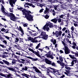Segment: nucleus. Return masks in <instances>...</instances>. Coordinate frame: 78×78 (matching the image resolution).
<instances>
[{
  "label": "nucleus",
  "instance_id": "52",
  "mask_svg": "<svg viewBox=\"0 0 78 78\" xmlns=\"http://www.w3.org/2000/svg\"><path fill=\"white\" fill-rule=\"evenodd\" d=\"M38 75L40 76H41V75H42V73L40 71L38 74Z\"/></svg>",
  "mask_w": 78,
  "mask_h": 78
},
{
  "label": "nucleus",
  "instance_id": "48",
  "mask_svg": "<svg viewBox=\"0 0 78 78\" xmlns=\"http://www.w3.org/2000/svg\"><path fill=\"white\" fill-rule=\"evenodd\" d=\"M11 34H12V37H14V36H15V37H17V36L16 35L13 34H12L11 33Z\"/></svg>",
  "mask_w": 78,
  "mask_h": 78
},
{
  "label": "nucleus",
  "instance_id": "47",
  "mask_svg": "<svg viewBox=\"0 0 78 78\" xmlns=\"http://www.w3.org/2000/svg\"><path fill=\"white\" fill-rule=\"evenodd\" d=\"M25 58H28L29 59H31L32 60V59L33 58L31 57H28L26 55L25 56Z\"/></svg>",
  "mask_w": 78,
  "mask_h": 78
},
{
  "label": "nucleus",
  "instance_id": "1",
  "mask_svg": "<svg viewBox=\"0 0 78 78\" xmlns=\"http://www.w3.org/2000/svg\"><path fill=\"white\" fill-rule=\"evenodd\" d=\"M24 10H22V12H23V15H25V16H24V18L26 17L27 20H28V21H32L33 20V16H31V15L30 14H31V12L30 11H28L27 10L25 9H23Z\"/></svg>",
  "mask_w": 78,
  "mask_h": 78
},
{
  "label": "nucleus",
  "instance_id": "23",
  "mask_svg": "<svg viewBox=\"0 0 78 78\" xmlns=\"http://www.w3.org/2000/svg\"><path fill=\"white\" fill-rule=\"evenodd\" d=\"M65 53L66 54H69L70 53V51L69 50V49L65 50Z\"/></svg>",
  "mask_w": 78,
  "mask_h": 78
},
{
  "label": "nucleus",
  "instance_id": "22",
  "mask_svg": "<svg viewBox=\"0 0 78 78\" xmlns=\"http://www.w3.org/2000/svg\"><path fill=\"white\" fill-rule=\"evenodd\" d=\"M60 66H62V69H63L64 67L65 64L64 63L62 62L60 64Z\"/></svg>",
  "mask_w": 78,
  "mask_h": 78
},
{
  "label": "nucleus",
  "instance_id": "31",
  "mask_svg": "<svg viewBox=\"0 0 78 78\" xmlns=\"http://www.w3.org/2000/svg\"><path fill=\"white\" fill-rule=\"evenodd\" d=\"M59 59L60 60V61H61V62H62L63 61V58H62V57L61 56H59Z\"/></svg>",
  "mask_w": 78,
  "mask_h": 78
},
{
  "label": "nucleus",
  "instance_id": "2",
  "mask_svg": "<svg viewBox=\"0 0 78 78\" xmlns=\"http://www.w3.org/2000/svg\"><path fill=\"white\" fill-rule=\"evenodd\" d=\"M6 16H8V17H10V19L12 20H13V21H14V20L16 19V18L15 17V15L12 13H10V14L9 13H6L5 14Z\"/></svg>",
  "mask_w": 78,
  "mask_h": 78
},
{
  "label": "nucleus",
  "instance_id": "38",
  "mask_svg": "<svg viewBox=\"0 0 78 78\" xmlns=\"http://www.w3.org/2000/svg\"><path fill=\"white\" fill-rule=\"evenodd\" d=\"M64 16V14L62 15H61L60 16H59V17L61 19H63V17Z\"/></svg>",
  "mask_w": 78,
  "mask_h": 78
},
{
  "label": "nucleus",
  "instance_id": "36",
  "mask_svg": "<svg viewBox=\"0 0 78 78\" xmlns=\"http://www.w3.org/2000/svg\"><path fill=\"white\" fill-rule=\"evenodd\" d=\"M12 76V75L11 74H9L7 75V78H10Z\"/></svg>",
  "mask_w": 78,
  "mask_h": 78
},
{
  "label": "nucleus",
  "instance_id": "40",
  "mask_svg": "<svg viewBox=\"0 0 78 78\" xmlns=\"http://www.w3.org/2000/svg\"><path fill=\"white\" fill-rule=\"evenodd\" d=\"M28 50H29V51H31L32 52H34V51L31 48H29Z\"/></svg>",
  "mask_w": 78,
  "mask_h": 78
},
{
  "label": "nucleus",
  "instance_id": "25",
  "mask_svg": "<svg viewBox=\"0 0 78 78\" xmlns=\"http://www.w3.org/2000/svg\"><path fill=\"white\" fill-rule=\"evenodd\" d=\"M48 12H49L48 9L47 8V9H46V10L44 11V14H47V13Z\"/></svg>",
  "mask_w": 78,
  "mask_h": 78
},
{
  "label": "nucleus",
  "instance_id": "56",
  "mask_svg": "<svg viewBox=\"0 0 78 78\" xmlns=\"http://www.w3.org/2000/svg\"><path fill=\"white\" fill-rule=\"evenodd\" d=\"M49 24L50 23H46V24H45V25H46V26L47 27H48V26L49 27Z\"/></svg>",
  "mask_w": 78,
  "mask_h": 78
},
{
  "label": "nucleus",
  "instance_id": "53",
  "mask_svg": "<svg viewBox=\"0 0 78 78\" xmlns=\"http://www.w3.org/2000/svg\"><path fill=\"white\" fill-rule=\"evenodd\" d=\"M58 2L57 0H53L52 1V3H56Z\"/></svg>",
  "mask_w": 78,
  "mask_h": 78
},
{
  "label": "nucleus",
  "instance_id": "37",
  "mask_svg": "<svg viewBox=\"0 0 78 78\" xmlns=\"http://www.w3.org/2000/svg\"><path fill=\"white\" fill-rule=\"evenodd\" d=\"M0 46H1V47H2V48H5L6 47L4 45L1 44H0Z\"/></svg>",
  "mask_w": 78,
  "mask_h": 78
},
{
  "label": "nucleus",
  "instance_id": "49",
  "mask_svg": "<svg viewBox=\"0 0 78 78\" xmlns=\"http://www.w3.org/2000/svg\"><path fill=\"white\" fill-rule=\"evenodd\" d=\"M58 7V6L57 5H54V8L55 10H57V8Z\"/></svg>",
  "mask_w": 78,
  "mask_h": 78
},
{
  "label": "nucleus",
  "instance_id": "50",
  "mask_svg": "<svg viewBox=\"0 0 78 78\" xmlns=\"http://www.w3.org/2000/svg\"><path fill=\"white\" fill-rule=\"evenodd\" d=\"M12 64H16V61H15V60H13L12 62Z\"/></svg>",
  "mask_w": 78,
  "mask_h": 78
},
{
  "label": "nucleus",
  "instance_id": "28",
  "mask_svg": "<svg viewBox=\"0 0 78 78\" xmlns=\"http://www.w3.org/2000/svg\"><path fill=\"white\" fill-rule=\"evenodd\" d=\"M49 27V28H53V23H50Z\"/></svg>",
  "mask_w": 78,
  "mask_h": 78
},
{
  "label": "nucleus",
  "instance_id": "15",
  "mask_svg": "<svg viewBox=\"0 0 78 78\" xmlns=\"http://www.w3.org/2000/svg\"><path fill=\"white\" fill-rule=\"evenodd\" d=\"M4 37H5L7 39H8V40H9V41H10V42H11V41H12V38L11 37H10L11 39H10V37H8L7 36H6L5 35H3Z\"/></svg>",
  "mask_w": 78,
  "mask_h": 78
},
{
  "label": "nucleus",
  "instance_id": "29",
  "mask_svg": "<svg viewBox=\"0 0 78 78\" xmlns=\"http://www.w3.org/2000/svg\"><path fill=\"white\" fill-rule=\"evenodd\" d=\"M13 57L15 58H17V59H19V57L17 56V55H15L14 54H13Z\"/></svg>",
  "mask_w": 78,
  "mask_h": 78
},
{
  "label": "nucleus",
  "instance_id": "20",
  "mask_svg": "<svg viewBox=\"0 0 78 78\" xmlns=\"http://www.w3.org/2000/svg\"><path fill=\"white\" fill-rule=\"evenodd\" d=\"M45 34H46V32L42 31V32H41L40 35L41 36V37H42Z\"/></svg>",
  "mask_w": 78,
  "mask_h": 78
},
{
  "label": "nucleus",
  "instance_id": "43",
  "mask_svg": "<svg viewBox=\"0 0 78 78\" xmlns=\"http://www.w3.org/2000/svg\"><path fill=\"white\" fill-rule=\"evenodd\" d=\"M53 42V45H55L56 44V39H54Z\"/></svg>",
  "mask_w": 78,
  "mask_h": 78
},
{
  "label": "nucleus",
  "instance_id": "19",
  "mask_svg": "<svg viewBox=\"0 0 78 78\" xmlns=\"http://www.w3.org/2000/svg\"><path fill=\"white\" fill-rule=\"evenodd\" d=\"M51 67H48V68H47L46 70H47V72H51V73L52 72L51 71L52 69H51Z\"/></svg>",
  "mask_w": 78,
  "mask_h": 78
},
{
  "label": "nucleus",
  "instance_id": "61",
  "mask_svg": "<svg viewBox=\"0 0 78 78\" xmlns=\"http://www.w3.org/2000/svg\"><path fill=\"white\" fill-rule=\"evenodd\" d=\"M23 27H27L28 26L27 25V24L25 23L23 24Z\"/></svg>",
  "mask_w": 78,
  "mask_h": 78
},
{
  "label": "nucleus",
  "instance_id": "16",
  "mask_svg": "<svg viewBox=\"0 0 78 78\" xmlns=\"http://www.w3.org/2000/svg\"><path fill=\"white\" fill-rule=\"evenodd\" d=\"M6 68L9 70H11V71H12V72H14V71H16V70L14 69L12 67H7L6 66H5Z\"/></svg>",
  "mask_w": 78,
  "mask_h": 78
},
{
  "label": "nucleus",
  "instance_id": "3",
  "mask_svg": "<svg viewBox=\"0 0 78 78\" xmlns=\"http://www.w3.org/2000/svg\"><path fill=\"white\" fill-rule=\"evenodd\" d=\"M58 23H61V18H59L58 19H56V18H54L53 19L51 20V22H55V23L58 22Z\"/></svg>",
  "mask_w": 78,
  "mask_h": 78
},
{
  "label": "nucleus",
  "instance_id": "33",
  "mask_svg": "<svg viewBox=\"0 0 78 78\" xmlns=\"http://www.w3.org/2000/svg\"><path fill=\"white\" fill-rule=\"evenodd\" d=\"M41 45V43H39L36 46L35 49H38L39 48V47H40Z\"/></svg>",
  "mask_w": 78,
  "mask_h": 78
},
{
  "label": "nucleus",
  "instance_id": "34",
  "mask_svg": "<svg viewBox=\"0 0 78 78\" xmlns=\"http://www.w3.org/2000/svg\"><path fill=\"white\" fill-rule=\"evenodd\" d=\"M67 18L68 19H70V15L68 13L67 14Z\"/></svg>",
  "mask_w": 78,
  "mask_h": 78
},
{
  "label": "nucleus",
  "instance_id": "45",
  "mask_svg": "<svg viewBox=\"0 0 78 78\" xmlns=\"http://www.w3.org/2000/svg\"><path fill=\"white\" fill-rule=\"evenodd\" d=\"M47 28V26H46V25H45L44 27L43 28V30H46V28Z\"/></svg>",
  "mask_w": 78,
  "mask_h": 78
},
{
  "label": "nucleus",
  "instance_id": "24",
  "mask_svg": "<svg viewBox=\"0 0 78 78\" xmlns=\"http://www.w3.org/2000/svg\"><path fill=\"white\" fill-rule=\"evenodd\" d=\"M15 43H17L19 42V39L18 37H16L15 38Z\"/></svg>",
  "mask_w": 78,
  "mask_h": 78
},
{
  "label": "nucleus",
  "instance_id": "27",
  "mask_svg": "<svg viewBox=\"0 0 78 78\" xmlns=\"http://www.w3.org/2000/svg\"><path fill=\"white\" fill-rule=\"evenodd\" d=\"M69 56L70 57V58H71V59H76V57H73V55H69Z\"/></svg>",
  "mask_w": 78,
  "mask_h": 78
},
{
  "label": "nucleus",
  "instance_id": "14",
  "mask_svg": "<svg viewBox=\"0 0 78 78\" xmlns=\"http://www.w3.org/2000/svg\"><path fill=\"white\" fill-rule=\"evenodd\" d=\"M41 38L44 39V40H47L48 39V35L45 34L43 36L41 37Z\"/></svg>",
  "mask_w": 78,
  "mask_h": 78
},
{
  "label": "nucleus",
  "instance_id": "41",
  "mask_svg": "<svg viewBox=\"0 0 78 78\" xmlns=\"http://www.w3.org/2000/svg\"><path fill=\"white\" fill-rule=\"evenodd\" d=\"M63 0H57V2L61 4V3H63L62 1H63Z\"/></svg>",
  "mask_w": 78,
  "mask_h": 78
},
{
  "label": "nucleus",
  "instance_id": "6",
  "mask_svg": "<svg viewBox=\"0 0 78 78\" xmlns=\"http://www.w3.org/2000/svg\"><path fill=\"white\" fill-rule=\"evenodd\" d=\"M55 34L57 37H58L59 36H61V34H62V31H59V32L58 31H57L56 32Z\"/></svg>",
  "mask_w": 78,
  "mask_h": 78
},
{
  "label": "nucleus",
  "instance_id": "39",
  "mask_svg": "<svg viewBox=\"0 0 78 78\" xmlns=\"http://www.w3.org/2000/svg\"><path fill=\"white\" fill-rule=\"evenodd\" d=\"M14 54V53H12V54H9V57H11V58H12V57H13Z\"/></svg>",
  "mask_w": 78,
  "mask_h": 78
},
{
  "label": "nucleus",
  "instance_id": "26",
  "mask_svg": "<svg viewBox=\"0 0 78 78\" xmlns=\"http://www.w3.org/2000/svg\"><path fill=\"white\" fill-rule=\"evenodd\" d=\"M32 61H38V58H32Z\"/></svg>",
  "mask_w": 78,
  "mask_h": 78
},
{
  "label": "nucleus",
  "instance_id": "63",
  "mask_svg": "<svg viewBox=\"0 0 78 78\" xmlns=\"http://www.w3.org/2000/svg\"><path fill=\"white\" fill-rule=\"evenodd\" d=\"M71 30L72 31H74V27L73 26L71 27Z\"/></svg>",
  "mask_w": 78,
  "mask_h": 78
},
{
  "label": "nucleus",
  "instance_id": "58",
  "mask_svg": "<svg viewBox=\"0 0 78 78\" xmlns=\"http://www.w3.org/2000/svg\"><path fill=\"white\" fill-rule=\"evenodd\" d=\"M17 9H18V10H21V9H23L22 7H20V8H19V7H18Z\"/></svg>",
  "mask_w": 78,
  "mask_h": 78
},
{
  "label": "nucleus",
  "instance_id": "55",
  "mask_svg": "<svg viewBox=\"0 0 78 78\" xmlns=\"http://www.w3.org/2000/svg\"><path fill=\"white\" fill-rule=\"evenodd\" d=\"M46 30L47 31H48V30H50V28H49V27H47Z\"/></svg>",
  "mask_w": 78,
  "mask_h": 78
},
{
  "label": "nucleus",
  "instance_id": "44",
  "mask_svg": "<svg viewBox=\"0 0 78 78\" xmlns=\"http://www.w3.org/2000/svg\"><path fill=\"white\" fill-rule=\"evenodd\" d=\"M64 48H65V50H68L69 49L68 48V47L66 45H65L64 46Z\"/></svg>",
  "mask_w": 78,
  "mask_h": 78
},
{
  "label": "nucleus",
  "instance_id": "4",
  "mask_svg": "<svg viewBox=\"0 0 78 78\" xmlns=\"http://www.w3.org/2000/svg\"><path fill=\"white\" fill-rule=\"evenodd\" d=\"M47 53L49 54H45V56H46V57L47 58H51L52 59H53L54 58L53 56V55H51V51H49Z\"/></svg>",
  "mask_w": 78,
  "mask_h": 78
},
{
  "label": "nucleus",
  "instance_id": "60",
  "mask_svg": "<svg viewBox=\"0 0 78 78\" xmlns=\"http://www.w3.org/2000/svg\"><path fill=\"white\" fill-rule=\"evenodd\" d=\"M42 68H43V69H47L45 66H41Z\"/></svg>",
  "mask_w": 78,
  "mask_h": 78
},
{
  "label": "nucleus",
  "instance_id": "21",
  "mask_svg": "<svg viewBox=\"0 0 78 78\" xmlns=\"http://www.w3.org/2000/svg\"><path fill=\"white\" fill-rule=\"evenodd\" d=\"M28 69V67H27L26 66H25L24 67H23L22 69V70H24L25 71H27Z\"/></svg>",
  "mask_w": 78,
  "mask_h": 78
},
{
  "label": "nucleus",
  "instance_id": "30",
  "mask_svg": "<svg viewBox=\"0 0 78 78\" xmlns=\"http://www.w3.org/2000/svg\"><path fill=\"white\" fill-rule=\"evenodd\" d=\"M27 39H28L29 41H31V42H32V40H33V39H32V38H33V37H27Z\"/></svg>",
  "mask_w": 78,
  "mask_h": 78
},
{
  "label": "nucleus",
  "instance_id": "51",
  "mask_svg": "<svg viewBox=\"0 0 78 78\" xmlns=\"http://www.w3.org/2000/svg\"><path fill=\"white\" fill-rule=\"evenodd\" d=\"M17 60H18V61L19 62H21V63H24V62H24L21 61L20 59V60H19V59Z\"/></svg>",
  "mask_w": 78,
  "mask_h": 78
},
{
  "label": "nucleus",
  "instance_id": "18",
  "mask_svg": "<svg viewBox=\"0 0 78 78\" xmlns=\"http://www.w3.org/2000/svg\"><path fill=\"white\" fill-rule=\"evenodd\" d=\"M1 31H3L4 32H5V33H9V32H8V31H6V30H5V28H2L1 30Z\"/></svg>",
  "mask_w": 78,
  "mask_h": 78
},
{
  "label": "nucleus",
  "instance_id": "13",
  "mask_svg": "<svg viewBox=\"0 0 78 78\" xmlns=\"http://www.w3.org/2000/svg\"><path fill=\"white\" fill-rule=\"evenodd\" d=\"M36 37H34V38H32V42H33V43H37V42H38V41L37 40H36Z\"/></svg>",
  "mask_w": 78,
  "mask_h": 78
},
{
  "label": "nucleus",
  "instance_id": "46",
  "mask_svg": "<svg viewBox=\"0 0 78 78\" xmlns=\"http://www.w3.org/2000/svg\"><path fill=\"white\" fill-rule=\"evenodd\" d=\"M2 42L5 44H7V41L6 40H3L2 41Z\"/></svg>",
  "mask_w": 78,
  "mask_h": 78
},
{
  "label": "nucleus",
  "instance_id": "59",
  "mask_svg": "<svg viewBox=\"0 0 78 78\" xmlns=\"http://www.w3.org/2000/svg\"><path fill=\"white\" fill-rule=\"evenodd\" d=\"M66 30V27H64L62 29V31H64Z\"/></svg>",
  "mask_w": 78,
  "mask_h": 78
},
{
  "label": "nucleus",
  "instance_id": "62",
  "mask_svg": "<svg viewBox=\"0 0 78 78\" xmlns=\"http://www.w3.org/2000/svg\"><path fill=\"white\" fill-rule=\"evenodd\" d=\"M62 42L63 44V45H66V43H65L64 42V41H62Z\"/></svg>",
  "mask_w": 78,
  "mask_h": 78
},
{
  "label": "nucleus",
  "instance_id": "8",
  "mask_svg": "<svg viewBox=\"0 0 78 78\" xmlns=\"http://www.w3.org/2000/svg\"><path fill=\"white\" fill-rule=\"evenodd\" d=\"M2 61L4 62V63H5V64H6L8 66H11V65H12V63H9V62L6 60H3Z\"/></svg>",
  "mask_w": 78,
  "mask_h": 78
},
{
  "label": "nucleus",
  "instance_id": "35",
  "mask_svg": "<svg viewBox=\"0 0 78 78\" xmlns=\"http://www.w3.org/2000/svg\"><path fill=\"white\" fill-rule=\"evenodd\" d=\"M74 64H75V63H74V61L73 60L71 62V65H70L69 66H73Z\"/></svg>",
  "mask_w": 78,
  "mask_h": 78
},
{
  "label": "nucleus",
  "instance_id": "42",
  "mask_svg": "<svg viewBox=\"0 0 78 78\" xmlns=\"http://www.w3.org/2000/svg\"><path fill=\"white\" fill-rule=\"evenodd\" d=\"M65 69H67V70H69L71 69V68H70V67H65Z\"/></svg>",
  "mask_w": 78,
  "mask_h": 78
},
{
  "label": "nucleus",
  "instance_id": "10",
  "mask_svg": "<svg viewBox=\"0 0 78 78\" xmlns=\"http://www.w3.org/2000/svg\"><path fill=\"white\" fill-rule=\"evenodd\" d=\"M18 30H20L21 31V33L22 36L24 34V31H23V29H22V27H19V28H18Z\"/></svg>",
  "mask_w": 78,
  "mask_h": 78
},
{
  "label": "nucleus",
  "instance_id": "54",
  "mask_svg": "<svg viewBox=\"0 0 78 78\" xmlns=\"http://www.w3.org/2000/svg\"><path fill=\"white\" fill-rule=\"evenodd\" d=\"M52 66H55L56 65H55V63L54 62H52V63H51V64Z\"/></svg>",
  "mask_w": 78,
  "mask_h": 78
},
{
  "label": "nucleus",
  "instance_id": "12",
  "mask_svg": "<svg viewBox=\"0 0 78 78\" xmlns=\"http://www.w3.org/2000/svg\"><path fill=\"white\" fill-rule=\"evenodd\" d=\"M2 8H1V9H2L1 10L2 11V12H3L4 14H5L6 13V12L5 11V8L4 7V6H3V5L2 4Z\"/></svg>",
  "mask_w": 78,
  "mask_h": 78
},
{
  "label": "nucleus",
  "instance_id": "57",
  "mask_svg": "<svg viewBox=\"0 0 78 78\" xmlns=\"http://www.w3.org/2000/svg\"><path fill=\"white\" fill-rule=\"evenodd\" d=\"M43 10H44V9H42L40 10L39 12L40 13H41L42 12H43Z\"/></svg>",
  "mask_w": 78,
  "mask_h": 78
},
{
  "label": "nucleus",
  "instance_id": "64",
  "mask_svg": "<svg viewBox=\"0 0 78 78\" xmlns=\"http://www.w3.org/2000/svg\"><path fill=\"white\" fill-rule=\"evenodd\" d=\"M16 55H20V53L19 52H16Z\"/></svg>",
  "mask_w": 78,
  "mask_h": 78
},
{
  "label": "nucleus",
  "instance_id": "17",
  "mask_svg": "<svg viewBox=\"0 0 78 78\" xmlns=\"http://www.w3.org/2000/svg\"><path fill=\"white\" fill-rule=\"evenodd\" d=\"M51 69H52V71H51L52 72H51V73H56V72H58V70L57 69H54L52 68H51Z\"/></svg>",
  "mask_w": 78,
  "mask_h": 78
},
{
  "label": "nucleus",
  "instance_id": "5",
  "mask_svg": "<svg viewBox=\"0 0 78 78\" xmlns=\"http://www.w3.org/2000/svg\"><path fill=\"white\" fill-rule=\"evenodd\" d=\"M17 0H9V3L12 7H14L13 4H15V3L16 2Z\"/></svg>",
  "mask_w": 78,
  "mask_h": 78
},
{
  "label": "nucleus",
  "instance_id": "9",
  "mask_svg": "<svg viewBox=\"0 0 78 78\" xmlns=\"http://www.w3.org/2000/svg\"><path fill=\"white\" fill-rule=\"evenodd\" d=\"M71 11H73L72 12V14H74V15H76V12L75 11V8L71 7Z\"/></svg>",
  "mask_w": 78,
  "mask_h": 78
},
{
  "label": "nucleus",
  "instance_id": "11",
  "mask_svg": "<svg viewBox=\"0 0 78 78\" xmlns=\"http://www.w3.org/2000/svg\"><path fill=\"white\" fill-rule=\"evenodd\" d=\"M32 68L34 69H35V71L36 73H39L40 72L39 70L36 67V66H34L33 67H32Z\"/></svg>",
  "mask_w": 78,
  "mask_h": 78
},
{
  "label": "nucleus",
  "instance_id": "7",
  "mask_svg": "<svg viewBox=\"0 0 78 78\" xmlns=\"http://www.w3.org/2000/svg\"><path fill=\"white\" fill-rule=\"evenodd\" d=\"M45 61L46 63L47 64H49V65L51 64V61H50L47 58H45Z\"/></svg>",
  "mask_w": 78,
  "mask_h": 78
},
{
  "label": "nucleus",
  "instance_id": "32",
  "mask_svg": "<svg viewBox=\"0 0 78 78\" xmlns=\"http://www.w3.org/2000/svg\"><path fill=\"white\" fill-rule=\"evenodd\" d=\"M44 17L45 19H48L49 18V16H48V14H47L45 16H44Z\"/></svg>",
  "mask_w": 78,
  "mask_h": 78
}]
</instances>
